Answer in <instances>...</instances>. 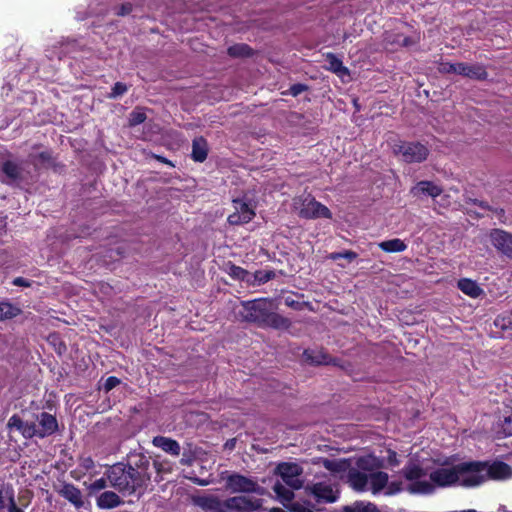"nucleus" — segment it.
<instances>
[{"mask_svg":"<svg viewBox=\"0 0 512 512\" xmlns=\"http://www.w3.org/2000/svg\"><path fill=\"white\" fill-rule=\"evenodd\" d=\"M56 492L59 496L71 503L77 510L84 507L83 494L74 484L64 481L56 488Z\"/></svg>","mask_w":512,"mask_h":512,"instance_id":"nucleus-13","label":"nucleus"},{"mask_svg":"<svg viewBox=\"0 0 512 512\" xmlns=\"http://www.w3.org/2000/svg\"><path fill=\"white\" fill-rule=\"evenodd\" d=\"M512 478V467L498 459L459 463L450 468V486H479L487 481H507Z\"/></svg>","mask_w":512,"mask_h":512,"instance_id":"nucleus-2","label":"nucleus"},{"mask_svg":"<svg viewBox=\"0 0 512 512\" xmlns=\"http://www.w3.org/2000/svg\"><path fill=\"white\" fill-rule=\"evenodd\" d=\"M129 87L123 83V82H116L113 87L111 88L110 93H108L107 98L109 99H117L121 96H123L127 91Z\"/></svg>","mask_w":512,"mask_h":512,"instance_id":"nucleus-40","label":"nucleus"},{"mask_svg":"<svg viewBox=\"0 0 512 512\" xmlns=\"http://www.w3.org/2000/svg\"><path fill=\"white\" fill-rule=\"evenodd\" d=\"M110 485L123 495L142 494L151 479L150 458L140 453L129 463H116L105 471Z\"/></svg>","mask_w":512,"mask_h":512,"instance_id":"nucleus-1","label":"nucleus"},{"mask_svg":"<svg viewBox=\"0 0 512 512\" xmlns=\"http://www.w3.org/2000/svg\"><path fill=\"white\" fill-rule=\"evenodd\" d=\"M451 72L477 80H483L487 77V72L481 65H468L465 63L450 64V73Z\"/></svg>","mask_w":512,"mask_h":512,"instance_id":"nucleus-17","label":"nucleus"},{"mask_svg":"<svg viewBox=\"0 0 512 512\" xmlns=\"http://www.w3.org/2000/svg\"><path fill=\"white\" fill-rule=\"evenodd\" d=\"M7 508L8 512H24L15 500V491L11 484L0 483V512Z\"/></svg>","mask_w":512,"mask_h":512,"instance_id":"nucleus-15","label":"nucleus"},{"mask_svg":"<svg viewBox=\"0 0 512 512\" xmlns=\"http://www.w3.org/2000/svg\"><path fill=\"white\" fill-rule=\"evenodd\" d=\"M12 283H13V285L19 286V287H30L31 286V281L24 277H16Z\"/></svg>","mask_w":512,"mask_h":512,"instance_id":"nucleus-53","label":"nucleus"},{"mask_svg":"<svg viewBox=\"0 0 512 512\" xmlns=\"http://www.w3.org/2000/svg\"><path fill=\"white\" fill-rule=\"evenodd\" d=\"M310 494L316 503H334L339 498V492L334 490L331 484L318 482L309 487Z\"/></svg>","mask_w":512,"mask_h":512,"instance_id":"nucleus-12","label":"nucleus"},{"mask_svg":"<svg viewBox=\"0 0 512 512\" xmlns=\"http://www.w3.org/2000/svg\"><path fill=\"white\" fill-rule=\"evenodd\" d=\"M146 118L145 112L135 109L129 115V125L133 127L142 124L145 122Z\"/></svg>","mask_w":512,"mask_h":512,"instance_id":"nucleus-42","label":"nucleus"},{"mask_svg":"<svg viewBox=\"0 0 512 512\" xmlns=\"http://www.w3.org/2000/svg\"><path fill=\"white\" fill-rule=\"evenodd\" d=\"M407 491L411 494H430L434 491V485L429 481L418 479L407 486Z\"/></svg>","mask_w":512,"mask_h":512,"instance_id":"nucleus-33","label":"nucleus"},{"mask_svg":"<svg viewBox=\"0 0 512 512\" xmlns=\"http://www.w3.org/2000/svg\"><path fill=\"white\" fill-rule=\"evenodd\" d=\"M181 463L182 464H188L187 462L184 461V459L181 460Z\"/></svg>","mask_w":512,"mask_h":512,"instance_id":"nucleus-61","label":"nucleus"},{"mask_svg":"<svg viewBox=\"0 0 512 512\" xmlns=\"http://www.w3.org/2000/svg\"><path fill=\"white\" fill-rule=\"evenodd\" d=\"M304 359L311 365H333L340 366L341 360L331 356L324 349H306L303 352Z\"/></svg>","mask_w":512,"mask_h":512,"instance_id":"nucleus-14","label":"nucleus"},{"mask_svg":"<svg viewBox=\"0 0 512 512\" xmlns=\"http://www.w3.org/2000/svg\"><path fill=\"white\" fill-rule=\"evenodd\" d=\"M193 503L205 512H226L225 500L215 495H203L193 498Z\"/></svg>","mask_w":512,"mask_h":512,"instance_id":"nucleus-16","label":"nucleus"},{"mask_svg":"<svg viewBox=\"0 0 512 512\" xmlns=\"http://www.w3.org/2000/svg\"><path fill=\"white\" fill-rule=\"evenodd\" d=\"M357 257H358V254L352 250H346L343 252H333L329 256V258L332 260H338L340 258H345L349 262L355 260Z\"/></svg>","mask_w":512,"mask_h":512,"instance_id":"nucleus-43","label":"nucleus"},{"mask_svg":"<svg viewBox=\"0 0 512 512\" xmlns=\"http://www.w3.org/2000/svg\"><path fill=\"white\" fill-rule=\"evenodd\" d=\"M33 498V493L30 490H25L24 492L20 493L18 496V501L21 505V508L27 507Z\"/></svg>","mask_w":512,"mask_h":512,"instance_id":"nucleus-48","label":"nucleus"},{"mask_svg":"<svg viewBox=\"0 0 512 512\" xmlns=\"http://www.w3.org/2000/svg\"><path fill=\"white\" fill-rule=\"evenodd\" d=\"M123 503L121 497L113 491H104L96 499V505L99 509H113Z\"/></svg>","mask_w":512,"mask_h":512,"instance_id":"nucleus-21","label":"nucleus"},{"mask_svg":"<svg viewBox=\"0 0 512 512\" xmlns=\"http://www.w3.org/2000/svg\"><path fill=\"white\" fill-rule=\"evenodd\" d=\"M31 164L37 169L39 166L49 168L55 165V157L51 150H45L37 155H29Z\"/></svg>","mask_w":512,"mask_h":512,"instance_id":"nucleus-25","label":"nucleus"},{"mask_svg":"<svg viewBox=\"0 0 512 512\" xmlns=\"http://www.w3.org/2000/svg\"><path fill=\"white\" fill-rule=\"evenodd\" d=\"M389 476L386 472L377 471L369 475V482L371 484V491L373 494L379 493L388 484Z\"/></svg>","mask_w":512,"mask_h":512,"instance_id":"nucleus-29","label":"nucleus"},{"mask_svg":"<svg viewBox=\"0 0 512 512\" xmlns=\"http://www.w3.org/2000/svg\"><path fill=\"white\" fill-rule=\"evenodd\" d=\"M241 307L239 316L242 321L255 324L260 328L288 330L292 326L289 318L276 312L277 305L274 299L261 297L241 301Z\"/></svg>","mask_w":512,"mask_h":512,"instance_id":"nucleus-3","label":"nucleus"},{"mask_svg":"<svg viewBox=\"0 0 512 512\" xmlns=\"http://www.w3.org/2000/svg\"><path fill=\"white\" fill-rule=\"evenodd\" d=\"M303 469L297 463L281 462L276 466L275 473L278 474L283 482L292 489H300L302 481L299 476L302 474Z\"/></svg>","mask_w":512,"mask_h":512,"instance_id":"nucleus-7","label":"nucleus"},{"mask_svg":"<svg viewBox=\"0 0 512 512\" xmlns=\"http://www.w3.org/2000/svg\"><path fill=\"white\" fill-rule=\"evenodd\" d=\"M403 483L401 481H391L387 484V494L393 495L403 490Z\"/></svg>","mask_w":512,"mask_h":512,"instance_id":"nucleus-49","label":"nucleus"},{"mask_svg":"<svg viewBox=\"0 0 512 512\" xmlns=\"http://www.w3.org/2000/svg\"><path fill=\"white\" fill-rule=\"evenodd\" d=\"M36 420L38 426L34 421H24L18 414H13L8 420L7 427L10 430L16 429L25 439H43L55 434L59 429L56 417L48 412H41Z\"/></svg>","mask_w":512,"mask_h":512,"instance_id":"nucleus-4","label":"nucleus"},{"mask_svg":"<svg viewBox=\"0 0 512 512\" xmlns=\"http://www.w3.org/2000/svg\"><path fill=\"white\" fill-rule=\"evenodd\" d=\"M258 488L257 482L239 473H232L226 478V489L231 493H254Z\"/></svg>","mask_w":512,"mask_h":512,"instance_id":"nucleus-8","label":"nucleus"},{"mask_svg":"<svg viewBox=\"0 0 512 512\" xmlns=\"http://www.w3.org/2000/svg\"><path fill=\"white\" fill-rule=\"evenodd\" d=\"M227 54L231 58H250L254 56V49L246 43H236L227 49Z\"/></svg>","mask_w":512,"mask_h":512,"instance_id":"nucleus-28","label":"nucleus"},{"mask_svg":"<svg viewBox=\"0 0 512 512\" xmlns=\"http://www.w3.org/2000/svg\"><path fill=\"white\" fill-rule=\"evenodd\" d=\"M493 247L501 254L512 258V234L502 229H492L489 234Z\"/></svg>","mask_w":512,"mask_h":512,"instance_id":"nucleus-11","label":"nucleus"},{"mask_svg":"<svg viewBox=\"0 0 512 512\" xmlns=\"http://www.w3.org/2000/svg\"><path fill=\"white\" fill-rule=\"evenodd\" d=\"M347 478L348 483L355 491L363 492L367 490L369 476L366 473L358 469H350Z\"/></svg>","mask_w":512,"mask_h":512,"instance_id":"nucleus-20","label":"nucleus"},{"mask_svg":"<svg viewBox=\"0 0 512 512\" xmlns=\"http://www.w3.org/2000/svg\"><path fill=\"white\" fill-rule=\"evenodd\" d=\"M152 470H155V472H156L155 481L160 482L163 479L162 475L166 474V473H170L172 471V468L168 461L154 460L151 463V471Z\"/></svg>","mask_w":512,"mask_h":512,"instance_id":"nucleus-37","label":"nucleus"},{"mask_svg":"<svg viewBox=\"0 0 512 512\" xmlns=\"http://www.w3.org/2000/svg\"><path fill=\"white\" fill-rule=\"evenodd\" d=\"M299 216L305 219H331L332 213L328 207L318 202L311 195H307L302 199Z\"/></svg>","mask_w":512,"mask_h":512,"instance_id":"nucleus-6","label":"nucleus"},{"mask_svg":"<svg viewBox=\"0 0 512 512\" xmlns=\"http://www.w3.org/2000/svg\"><path fill=\"white\" fill-rule=\"evenodd\" d=\"M76 473H77V470H74V471L71 472V475H72L73 478L78 480V479H80V475H76Z\"/></svg>","mask_w":512,"mask_h":512,"instance_id":"nucleus-58","label":"nucleus"},{"mask_svg":"<svg viewBox=\"0 0 512 512\" xmlns=\"http://www.w3.org/2000/svg\"><path fill=\"white\" fill-rule=\"evenodd\" d=\"M512 324V320H509L508 323L505 322V318H499L497 317L495 319V325L500 326L501 328H507Z\"/></svg>","mask_w":512,"mask_h":512,"instance_id":"nucleus-55","label":"nucleus"},{"mask_svg":"<svg viewBox=\"0 0 512 512\" xmlns=\"http://www.w3.org/2000/svg\"><path fill=\"white\" fill-rule=\"evenodd\" d=\"M356 466L359 471H367L373 473L374 470L379 469L381 467V462L377 457L373 455H367L359 457L356 460Z\"/></svg>","mask_w":512,"mask_h":512,"instance_id":"nucleus-30","label":"nucleus"},{"mask_svg":"<svg viewBox=\"0 0 512 512\" xmlns=\"http://www.w3.org/2000/svg\"><path fill=\"white\" fill-rule=\"evenodd\" d=\"M152 443L155 447L162 449L164 452L172 456L180 455V445L176 440L172 438L165 436H156L153 438Z\"/></svg>","mask_w":512,"mask_h":512,"instance_id":"nucleus-22","label":"nucleus"},{"mask_svg":"<svg viewBox=\"0 0 512 512\" xmlns=\"http://www.w3.org/2000/svg\"><path fill=\"white\" fill-rule=\"evenodd\" d=\"M275 277L273 270H257L254 273V280L259 284H264Z\"/></svg>","mask_w":512,"mask_h":512,"instance_id":"nucleus-41","label":"nucleus"},{"mask_svg":"<svg viewBox=\"0 0 512 512\" xmlns=\"http://www.w3.org/2000/svg\"><path fill=\"white\" fill-rule=\"evenodd\" d=\"M394 152L406 163H421L429 155V149L420 142L402 141L395 145Z\"/></svg>","mask_w":512,"mask_h":512,"instance_id":"nucleus-5","label":"nucleus"},{"mask_svg":"<svg viewBox=\"0 0 512 512\" xmlns=\"http://www.w3.org/2000/svg\"><path fill=\"white\" fill-rule=\"evenodd\" d=\"M501 430L497 431L503 437L512 436V417H505L504 420L499 424Z\"/></svg>","mask_w":512,"mask_h":512,"instance_id":"nucleus-45","label":"nucleus"},{"mask_svg":"<svg viewBox=\"0 0 512 512\" xmlns=\"http://www.w3.org/2000/svg\"><path fill=\"white\" fill-rule=\"evenodd\" d=\"M401 474L403 477L413 482L415 480L421 479L422 477L426 476V471L424 468H422L419 464L409 461L401 470Z\"/></svg>","mask_w":512,"mask_h":512,"instance_id":"nucleus-24","label":"nucleus"},{"mask_svg":"<svg viewBox=\"0 0 512 512\" xmlns=\"http://www.w3.org/2000/svg\"><path fill=\"white\" fill-rule=\"evenodd\" d=\"M271 512H286V511H284L281 508H273V509H271Z\"/></svg>","mask_w":512,"mask_h":512,"instance_id":"nucleus-59","label":"nucleus"},{"mask_svg":"<svg viewBox=\"0 0 512 512\" xmlns=\"http://www.w3.org/2000/svg\"><path fill=\"white\" fill-rule=\"evenodd\" d=\"M324 466L331 471H337V464L334 461L326 460Z\"/></svg>","mask_w":512,"mask_h":512,"instance_id":"nucleus-56","label":"nucleus"},{"mask_svg":"<svg viewBox=\"0 0 512 512\" xmlns=\"http://www.w3.org/2000/svg\"><path fill=\"white\" fill-rule=\"evenodd\" d=\"M120 384V379L115 376H110L106 379L104 388L106 391H110Z\"/></svg>","mask_w":512,"mask_h":512,"instance_id":"nucleus-51","label":"nucleus"},{"mask_svg":"<svg viewBox=\"0 0 512 512\" xmlns=\"http://www.w3.org/2000/svg\"><path fill=\"white\" fill-rule=\"evenodd\" d=\"M449 461H450V468H451V467H453V466H454V464H452V463H451L452 458H449ZM456 465H457V464H455V466H456Z\"/></svg>","mask_w":512,"mask_h":512,"instance_id":"nucleus-60","label":"nucleus"},{"mask_svg":"<svg viewBox=\"0 0 512 512\" xmlns=\"http://www.w3.org/2000/svg\"><path fill=\"white\" fill-rule=\"evenodd\" d=\"M1 171L10 180V182H15L21 179V168L14 161H4L1 165Z\"/></svg>","mask_w":512,"mask_h":512,"instance_id":"nucleus-32","label":"nucleus"},{"mask_svg":"<svg viewBox=\"0 0 512 512\" xmlns=\"http://www.w3.org/2000/svg\"><path fill=\"white\" fill-rule=\"evenodd\" d=\"M233 206L235 211L227 218L230 225L246 224L254 218L255 211L245 200L239 198L234 199Z\"/></svg>","mask_w":512,"mask_h":512,"instance_id":"nucleus-9","label":"nucleus"},{"mask_svg":"<svg viewBox=\"0 0 512 512\" xmlns=\"http://www.w3.org/2000/svg\"><path fill=\"white\" fill-rule=\"evenodd\" d=\"M209 146L203 136L195 137L192 141L191 158L193 161L203 163L208 156Z\"/></svg>","mask_w":512,"mask_h":512,"instance_id":"nucleus-19","label":"nucleus"},{"mask_svg":"<svg viewBox=\"0 0 512 512\" xmlns=\"http://www.w3.org/2000/svg\"><path fill=\"white\" fill-rule=\"evenodd\" d=\"M481 206L484 207V208H488L487 205H483V203H481Z\"/></svg>","mask_w":512,"mask_h":512,"instance_id":"nucleus-62","label":"nucleus"},{"mask_svg":"<svg viewBox=\"0 0 512 512\" xmlns=\"http://www.w3.org/2000/svg\"><path fill=\"white\" fill-rule=\"evenodd\" d=\"M379 248L386 253H397L406 250V243L399 239L394 238L386 241H382L378 244Z\"/></svg>","mask_w":512,"mask_h":512,"instance_id":"nucleus-34","label":"nucleus"},{"mask_svg":"<svg viewBox=\"0 0 512 512\" xmlns=\"http://www.w3.org/2000/svg\"><path fill=\"white\" fill-rule=\"evenodd\" d=\"M273 491L277 495L279 499H281L283 502H289L294 498V492L292 489L287 488L285 485H283L280 482H277L273 486Z\"/></svg>","mask_w":512,"mask_h":512,"instance_id":"nucleus-39","label":"nucleus"},{"mask_svg":"<svg viewBox=\"0 0 512 512\" xmlns=\"http://www.w3.org/2000/svg\"><path fill=\"white\" fill-rule=\"evenodd\" d=\"M385 48L395 50L397 47H408L414 44V40L401 33L386 32L384 35Z\"/></svg>","mask_w":512,"mask_h":512,"instance_id":"nucleus-18","label":"nucleus"},{"mask_svg":"<svg viewBox=\"0 0 512 512\" xmlns=\"http://www.w3.org/2000/svg\"><path fill=\"white\" fill-rule=\"evenodd\" d=\"M325 61L328 65L327 70L337 74L338 76L349 75V69L343 65V62L334 53L328 52L325 55Z\"/></svg>","mask_w":512,"mask_h":512,"instance_id":"nucleus-23","label":"nucleus"},{"mask_svg":"<svg viewBox=\"0 0 512 512\" xmlns=\"http://www.w3.org/2000/svg\"><path fill=\"white\" fill-rule=\"evenodd\" d=\"M108 482L109 480L107 479V476L99 478L88 486V490L91 494L96 493L105 489L108 486Z\"/></svg>","mask_w":512,"mask_h":512,"instance_id":"nucleus-44","label":"nucleus"},{"mask_svg":"<svg viewBox=\"0 0 512 512\" xmlns=\"http://www.w3.org/2000/svg\"><path fill=\"white\" fill-rule=\"evenodd\" d=\"M457 287L464 294L472 298H477L484 293L483 289L477 284L476 281L468 278L460 279L457 283Z\"/></svg>","mask_w":512,"mask_h":512,"instance_id":"nucleus-27","label":"nucleus"},{"mask_svg":"<svg viewBox=\"0 0 512 512\" xmlns=\"http://www.w3.org/2000/svg\"><path fill=\"white\" fill-rule=\"evenodd\" d=\"M511 317H512V312H511Z\"/></svg>","mask_w":512,"mask_h":512,"instance_id":"nucleus-63","label":"nucleus"},{"mask_svg":"<svg viewBox=\"0 0 512 512\" xmlns=\"http://www.w3.org/2000/svg\"><path fill=\"white\" fill-rule=\"evenodd\" d=\"M79 467L82 470V474H85L95 467L94 460L90 456H81L79 458Z\"/></svg>","mask_w":512,"mask_h":512,"instance_id":"nucleus-46","label":"nucleus"},{"mask_svg":"<svg viewBox=\"0 0 512 512\" xmlns=\"http://www.w3.org/2000/svg\"><path fill=\"white\" fill-rule=\"evenodd\" d=\"M235 446V439H231V440H228L226 443H225V447L226 448H229V449H233Z\"/></svg>","mask_w":512,"mask_h":512,"instance_id":"nucleus-57","label":"nucleus"},{"mask_svg":"<svg viewBox=\"0 0 512 512\" xmlns=\"http://www.w3.org/2000/svg\"><path fill=\"white\" fill-rule=\"evenodd\" d=\"M152 157L154 159H156L157 161L163 163V164H166L170 167H175V165L172 163V161H170L169 159H167L166 157L164 156H161V155H157V154H153Z\"/></svg>","mask_w":512,"mask_h":512,"instance_id":"nucleus-54","label":"nucleus"},{"mask_svg":"<svg viewBox=\"0 0 512 512\" xmlns=\"http://www.w3.org/2000/svg\"><path fill=\"white\" fill-rule=\"evenodd\" d=\"M226 512H253L261 507L259 499L246 496H234L225 500Z\"/></svg>","mask_w":512,"mask_h":512,"instance_id":"nucleus-10","label":"nucleus"},{"mask_svg":"<svg viewBox=\"0 0 512 512\" xmlns=\"http://www.w3.org/2000/svg\"><path fill=\"white\" fill-rule=\"evenodd\" d=\"M21 313V309L10 302H0V321H5L18 316Z\"/></svg>","mask_w":512,"mask_h":512,"instance_id":"nucleus-35","label":"nucleus"},{"mask_svg":"<svg viewBox=\"0 0 512 512\" xmlns=\"http://www.w3.org/2000/svg\"><path fill=\"white\" fill-rule=\"evenodd\" d=\"M285 305L295 310H299L301 308V303L296 301L293 297L287 296L285 298Z\"/></svg>","mask_w":512,"mask_h":512,"instance_id":"nucleus-52","label":"nucleus"},{"mask_svg":"<svg viewBox=\"0 0 512 512\" xmlns=\"http://www.w3.org/2000/svg\"><path fill=\"white\" fill-rule=\"evenodd\" d=\"M431 483L440 487L448 486V468H441L430 474Z\"/></svg>","mask_w":512,"mask_h":512,"instance_id":"nucleus-38","label":"nucleus"},{"mask_svg":"<svg viewBox=\"0 0 512 512\" xmlns=\"http://www.w3.org/2000/svg\"><path fill=\"white\" fill-rule=\"evenodd\" d=\"M411 193L417 195H428L436 197L441 194V189L431 181H420L412 188Z\"/></svg>","mask_w":512,"mask_h":512,"instance_id":"nucleus-26","label":"nucleus"},{"mask_svg":"<svg viewBox=\"0 0 512 512\" xmlns=\"http://www.w3.org/2000/svg\"><path fill=\"white\" fill-rule=\"evenodd\" d=\"M309 89L308 85L303 83H295L290 86L288 90V94H290L293 97L299 96L301 93L307 91Z\"/></svg>","mask_w":512,"mask_h":512,"instance_id":"nucleus-47","label":"nucleus"},{"mask_svg":"<svg viewBox=\"0 0 512 512\" xmlns=\"http://www.w3.org/2000/svg\"><path fill=\"white\" fill-rule=\"evenodd\" d=\"M133 10V5L130 2L122 3L116 12L118 16H126L130 14Z\"/></svg>","mask_w":512,"mask_h":512,"instance_id":"nucleus-50","label":"nucleus"},{"mask_svg":"<svg viewBox=\"0 0 512 512\" xmlns=\"http://www.w3.org/2000/svg\"><path fill=\"white\" fill-rule=\"evenodd\" d=\"M342 512H380L378 507L369 501H355L350 505H345Z\"/></svg>","mask_w":512,"mask_h":512,"instance_id":"nucleus-31","label":"nucleus"},{"mask_svg":"<svg viewBox=\"0 0 512 512\" xmlns=\"http://www.w3.org/2000/svg\"><path fill=\"white\" fill-rule=\"evenodd\" d=\"M225 271L234 280L249 281V272L246 269L237 266L232 262L227 263Z\"/></svg>","mask_w":512,"mask_h":512,"instance_id":"nucleus-36","label":"nucleus"}]
</instances>
